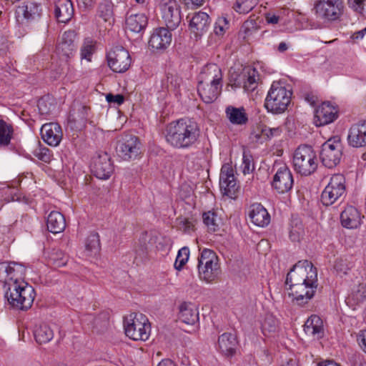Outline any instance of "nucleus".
Masks as SVG:
<instances>
[{
    "label": "nucleus",
    "mask_w": 366,
    "mask_h": 366,
    "mask_svg": "<svg viewBox=\"0 0 366 366\" xmlns=\"http://www.w3.org/2000/svg\"><path fill=\"white\" fill-rule=\"evenodd\" d=\"M258 3V0H237L234 10L239 14L249 13Z\"/></svg>",
    "instance_id": "nucleus-47"
},
{
    "label": "nucleus",
    "mask_w": 366,
    "mask_h": 366,
    "mask_svg": "<svg viewBox=\"0 0 366 366\" xmlns=\"http://www.w3.org/2000/svg\"><path fill=\"white\" fill-rule=\"evenodd\" d=\"M366 34V27L360 31L355 32L352 35V39L353 40H359L363 39L364 36Z\"/></svg>",
    "instance_id": "nucleus-62"
},
{
    "label": "nucleus",
    "mask_w": 366,
    "mask_h": 366,
    "mask_svg": "<svg viewBox=\"0 0 366 366\" xmlns=\"http://www.w3.org/2000/svg\"><path fill=\"white\" fill-rule=\"evenodd\" d=\"M219 187L223 195L231 199L237 197L239 187L237 184L233 169L229 164H224L221 169Z\"/></svg>",
    "instance_id": "nucleus-14"
},
{
    "label": "nucleus",
    "mask_w": 366,
    "mask_h": 366,
    "mask_svg": "<svg viewBox=\"0 0 366 366\" xmlns=\"http://www.w3.org/2000/svg\"><path fill=\"white\" fill-rule=\"evenodd\" d=\"M258 71L255 69H249L242 76V87L247 92H252L257 86Z\"/></svg>",
    "instance_id": "nucleus-39"
},
{
    "label": "nucleus",
    "mask_w": 366,
    "mask_h": 366,
    "mask_svg": "<svg viewBox=\"0 0 366 366\" xmlns=\"http://www.w3.org/2000/svg\"><path fill=\"white\" fill-rule=\"evenodd\" d=\"M318 366H340L338 364L332 360H326L321 362L318 364Z\"/></svg>",
    "instance_id": "nucleus-64"
},
{
    "label": "nucleus",
    "mask_w": 366,
    "mask_h": 366,
    "mask_svg": "<svg viewBox=\"0 0 366 366\" xmlns=\"http://www.w3.org/2000/svg\"><path fill=\"white\" fill-rule=\"evenodd\" d=\"M346 194V179L342 174L332 175L321 194V202L331 206Z\"/></svg>",
    "instance_id": "nucleus-8"
},
{
    "label": "nucleus",
    "mask_w": 366,
    "mask_h": 366,
    "mask_svg": "<svg viewBox=\"0 0 366 366\" xmlns=\"http://www.w3.org/2000/svg\"><path fill=\"white\" fill-rule=\"evenodd\" d=\"M109 67L116 73H124L131 66L132 59L129 51L122 46L112 48L107 54Z\"/></svg>",
    "instance_id": "nucleus-11"
},
{
    "label": "nucleus",
    "mask_w": 366,
    "mask_h": 366,
    "mask_svg": "<svg viewBox=\"0 0 366 366\" xmlns=\"http://www.w3.org/2000/svg\"><path fill=\"white\" fill-rule=\"evenodd\" d=\"M160 9L162 19L167 27L171 30L177 28L182 17L180 6L177 0H163Z\"/></svg>",
    "instance_id": "nucleus-13"
},
{
    "label": "nucleus",
    "mask_w": 366,
    "mask_h": 366,
    "mask_svg": "<svg viewBox=\"0 0 366 366\" xmlns=\"http://www.w3.org/2000/svg\"><path fill=\"white\" fill-rule=\"evenodd\" d=\"M46 227L48 230L54 234L64 231L66 227V220L64 215L57 211H52L47 217Z\"/></svg>",
    "instance_id": "nucleus-34"
},
{
    "label": "nucleus",
    "mask_w": 366,
    "mask_h": 366,
    "mask_svg": "<svg viewBox=\"0 0 366 366\" xmlns=\"http://www.w3.org/2000/svg\"><path fill=\"white\" fill-rule=\"evenodd\" d=\"M240 169L244 174H248L253 172L254 165L252 157L245 152L243 153L242 162L240 165Z\"/></svg>",
    "instance_id": "nucleus-50"
},
{
    "label": "nucleus",
    "mask_w": 366,
    "mask_h": 366,
    "mask_svg": "<svg viewBox=\"0 0 366 366\" xmlns=\"http://www.w3.org/2000/svg\"><path fill=\"white\" fill-rule=\"evenodd\" d=\"M75 39L76 33L74 31H66L62 34L56 48L57 54L62 61L68 62L74 57L76 52Z\"/></svg>",
    "instance_id": "nucleus-16"
},
{
    "label": "nucleus",
    "mask_w": 366,
    "mask_h": 366,
    "mask_svg": "<svg viewBox=\"0 0 366 366\" xmlns=\"http://www.w3.org/2000/svg\"><path fill=\"white\" fill-rule=\"evenodd\" d=\"M26 268L16 262H0V282L6 288L5 297L14 308L27 310L33 304L34 289L24 280Z\"/></svg>",
    "instance_id": "nucleus-1"
},
{
    "label": "nucleus",
    "mask_w": 366,
    "mask_h": 366,
    "mask_svg": "<svg viewBox=\"0 0 366 366\" xmlns=\"http://www.w3.org/2000/svg\"><path fill=\"white\" fill-rule=\"evenodd\" d=\"M265 19L268 24H277L280 21V16L274 14L268 13L265 15Z\"/></svg>",
    "instance_id": "nucleus-58"
},
{
    "label": "nucleus",
    "mask_w": 366,
    "mask_h": 366,
    "mask_svg": "<svg viewBox=\"0 0 366 366\" xmlns=\"http://www.w3.org/2000/svg\"><path fill=\"white\" fill-rule=\"evenodd\" d=\"M222 74L219 66L216 64H209L202 68L199 75L198 82L222 86Z\"/></svg>",
    "instance_id": "nucleus-27"
},
{
    "label": "nucleus",
    "mask_w": 366,
    "mask_h": 366,
    "mask_svg": "<svg viewBox=\"0 0 366 366\" xmlns=\"http://www.w3.org/2000/svg\"><path fill=\"white\" fill-rule=\"evenodd\" d=\"M116 150L119 157L123 160L135 159L141 154V143L136 136L126 134L119 142Z\"/></svg>",
    "instance_id": "nucleus-12"
},
{
    "label": "nucleus",
    "mask_w": 366,
    "mask_h": 366,
    "mask_svg": "<svg viewBox=\"0 0 366 366\" xmlns=\"http://www.w3.org/2000/svg\"><path fill=\"white\" fill-rule=\"evenodd\" d=\"M294 184L293 176L287 167H280L273 177L272 187L279 194H285L291 190Z\"/></svg>",
    "instance_id": "nucleus-17"
},
{
    "label": "nucleus",
    "mask_w": 366,
    "mask_h": 366,
    "mask_svg": "<svg viewBox=\"0 0 366 366\" xmlns=\"http://www.w3.org/2000/svg\"><path fill=\"white\" fill-rule=\"evenodd\" d=\"M7 37L0 33V51L7 48Z\"/></svg>",
    "instance_id": "nucleus-63"
},
{
    "label": "nucleus",
    "mask_w": 366,
    "mask_h": 366,
    "mask_svg": "<svg viewBox=\"0 0 366 366\" xmlns=\"http://www.w3.org/2000/svg\"><path fill=\"white\" fill-rule=\"evenodd\" d=\"M292 93L280 82H273L264 101V107L268 112L282 114L291 102Z\"/></svg>",
    "instance_id": "nucleus-6"
},
{
    "label": "nucleus",
    "mask_w": 366,
    "mask_h": 366,
    "mask_svg": "<svg viewBox=\"0 0 366 366\" xmlns=\"http://www.w3.org/2000/svg\"><path fill=\"white\" fill-rule=\"evenodd\" d=\"M334 267L337 271L345 272V264L342 259L335 261Z\"/></svg>",
    "instance_id": "nucleus-61"
},
{
    "label": "nucleus",
    "mask_w": 366,
    "mask_h": 366,
    "mask_svg": "<svg viewBox=\"0 0 366 366\" xmlns=\"http://www.w3.org/2000/svg\"><path fill=\"white\" fill-rule=\"evenodd\" d=\"M362 217L355 207L347 205L340 214L341 224L347 229H357L362 224Z\"/></svg>",
    "instance_id": "nucleus-25"
},
{
    "label": "nucleus",
    "mask_w": 366,
    "mask_h": 366,
    "mask_svg": "<svg viewBox=\"0 0 366 366\" xmlns=\"http://www.w3.org/2000/svg\"><path fill=\"white\" fill-rule=\"evenodd\" d=\"M96 41L92 38L84 39L80 49L81 59H85L87 61H92V55L97 50Z\"/></svg>",
    "instance_id": "nucleus-40"
},
{
    "label": "nucleus",
    "mask_w": 366,
    "mask_h": 366,
    "mask_svg": "<svg viewBox=\"0 0 366 366\" xmlns=\"http://www.w3.org/2000/svg\"><path fill=\"white\" fill-rule=\"evenodd\" d=\"M100 249L99 235L97 233L91 234L85 242V251L86 255L96 254Z\"/></svg>",
    "instance_id": "nucleus-43"
},
{
    "label": "nucleus",
    "mask_w": 366,
    "mask_h": 366,
    "mask_svg": "<svg viewBox=\"0 0 366 366\" xmlns=\"http://www.w3.org/2000/svg\"><path fill=\"white\" fill-rule=\"evenodd\" d=\"M149 235L147 232H142L139 238L135 241L134 244V252L136 258L143 259L146 257L148 252Z\"/></svg>",
    "instance_id": "nucleus-38"
},
{
    "label": "nucleus",
    "mask_w": 366,
    "mask_h": 366,
    "mask_svg": "<svg viewBox=\"0 0 366 366\" xmlns=\"http://www.w3.org/2000/svg\"><path fill=\"white\" fill-rule=\"evenodd\" d=\"M55 16L61 23H67L74 15V7L71 0H58L55 4Z\"/></svg>",
    "instance_id": "nucleus-33"
},
{
    "label": "nucleus",
    "mask_w": 366,
    "mask_h": 366,
    "mask_svg": "<svg viewBox=\"0 0 366 366\" xmlns=\"http://www.w3.org/2000/svg\"><path fill=\"white\" fill-rule=\"evenodd\" d=\"M77 2L80 7L88 9L94 6L95 0H77Z\"/></svg>",
    "instance_id": "nucleus-59"
},
{
    "label": "nucleus",
    "mask_w": 366,
    "mask_h": 366,
    "mask_svg": "<svg viewBox=\"0 0 366 366\" xmlns=\"http://www.w3.org/2000/svg\"><path fill=\"white\" fill-rule=\"evenodd\" d=\"M38 108L41 115H46L51 112V105L47 106V101L45 99H41L38 102Z\"/></svg>",
    "instance_id": "nucleus-55"
},
{
    "label": "nucleus",
    "mask_w": 366,
    "mask_h": 366,
    "mask_svg": "<svg viewBox=\"0 0 366 366\" xmlns=\"http://www.w3.org/2000/svg\"><path fill=\"white\" fill-rule=\"evenodd\" d=\"M204 0H183L185 6L189 9H194L201 6Z\"/></svg>",
    "instance_id": "nucleus-56"
},
{
    "label": "nucleus",
    "mask_w": 366,
    "mask_h": 366,
    "mask_svg": "<svg viewBox=\"0 0 366 366\" xmlns=\"http://www.w3.org/2000/svg\"><path fill=\"white\" fill-rule=\"evenodd\" d=\"M249 217L254 224L259 227H266L270 222V215L267 210L258 203L250 206Z\"/></svg>",
    "instance_id": "nucleus-28"
},
{
    "label": "nucleus",
    "mask_w": 366,
    "mask_h": 366,
    "mask_svg": "<svg viewBox=\"0 0 366 366\" xmlns=\"http://www.w3.org/2000/svg\"><path fill=\"white\" fill-rule=\"evenodd\" d=\"M41 14L40 4L26 0L23 1L16 10V17L21 24H29L38 20Z\"/></svg>",
    "instance_id": "nucleus-15"
},
{
    "label": "nucleus",
    "mask_w": 366,
    "mask_h": 366,
    "mask_svg": "<svg viewBox=\"0 0 366 366\" xmlns=\"http://www.w3.org/2000/svg\"><path fill=\"white\" fill-rule=\"evenodd\" d=\"M197 270L199 279L207 283H212L217 279L220 272L219 259L212 249L204 248L199 250Z\"/></svg>",
    "instance_id": "nucleus-5"
},
{
    "label": "nucleus",
    "mask_w": 366,
    "mask_h": 366,
    "mask_svg": "<svg viewBox=\"0 0 366 366\" xmlns=\"http://www.w3.org/2000/svg\"><path fill=\"white\" fill-rule=\"evenodd\" d=\"M34 154L39 159L44 162H49L51 160V152L46 147H39L35 149Z\"/></svg>",
    "instance_id": "nucleus-52"
},
{
    "label": "nucleus",
    "mask_w": 366,
    "mask_h": 366,
    "mask_svg": "<svg viewBox=\"0 0 366 366\" xmlns=\"http://www.w3.org/2000/svg\"><path fill=\"white\" fill-rule=\"evenodd\" d=\"M13 135L12 127L2 119H0V147L9 144Z\"/></svg>",
    "instance_id": "nucleus-42"
},
{
    "label": "nucleus",
    "mask_w": 366,
    "mask_h": 366,
    "mask_svg": "<svg viewBox=\"0 0 366 366\" xmlns=\"http://www.w3.org/2000/svg\"><path fill=\"white\" fill-rule=\"evenodd\" d=\"M34 335L36 342L39 344H45L53 339L54 332L47 324L40 323L35 326Z\"/></svg>",
    "instance_id": "nucleus-37"
},
{
    "label": "nucleus",
    "mask_w": 366,
    "mask_h": 366,
    "mask_svg": "<svg viewBox=\"0 0 366 366\" xmlns=\"http://www.w3.org/2000/svg\"><path fill=\"white\" fill-rule=\"evenodd\" d=\"M147 24V16L143 13L128 14L125 19L126 29L136 34L143 31Z\"/></svg>",
    "instance_id": "nucleus-29"
},
{
    "label": "nucleus",
    "mask_w": 366,
    "mask_h": 366,
    "mask_svg": "<svg viewBox=\"0 0 366 366\" xmlns=\"http://www.w3.org/2000/svg\"><path fill=\"white\" fill-rule=\"evenodd\" d=\"M261 332L266 337H276L280 328L279 320L271 313L261 315L258 320Z\"/></svg>",
    "instance_id": "nucleus-24"
},
{
    "label": "nucleus",
    "mask_w": 366,
    "mask_h": 366,
    "mask_svg": "<svg viewBox=\"0 0 366 366\" xmlns=\"http://www.w3.org/2000/svg\"><path fill=\"white\" fill-rule=\"evenodd\" d=\"M292 164L294 169L301 175L309 176L314 173L318 161L312 147L307 145L298 147L294 152Z\"/></svg>",
    "instance_id": "nucleus-7"
},
{
    "label": "nucleus",
    "mask_w": 366,
    "mask_h": 366,
    "mask_svg": "<svg viewBox=\"0 0 366 366\" xmlns=\"http://www.w3.org/2000/svg\"><path fill=\"white\" fill-rule=\"evenodd\" d=\"M222 85L198 82L197 92L202 100L210 104L217 99L221 92Z\"/></svg>",
    "instance_id": "nucleus-30"
},
{
    "label": "nucleus",
    "mask_w": 366,
    "mask_h": 366,
    "mask_svg": "<svg viewBox=\"0 0 366 366\" xmlns=\"http://www.w3.org/2000/svg\"><path fill=\"white\" fill-rule=\"evenodd\" d=\"M16 189H11V188H7L6 190L5 191V194H8L9 195H11V199H8L7 201L9 202V201H18L19 199V197L16 194Z\"/></svg>",
    "instance_id": "nucleus-60"
},
{
    "label": "nucleus",
    "mask_w": 366,
    "mask_h": 366,
    "mask_svg": "<svg viewBox=\"0 0 366 366\" xmlns=\"http://www.w3.org/2000/svg\"><path fill=\"white\" fill-rule=\"evenodd\" d=\"M349 298L357 304L365 300L366 282H361L355 285L351 290Z\"/></svg>",
    "instance_id": "nucleus-44"
},
{
    "label": "nucleus",
    "mask_w": 366,
    "mask_h": 366,
    "mask_svg": "<svg viewBox=\"0 0 366 366\" xmlns=\"http://www.w3.org/2000/svg\"><path fill=\"white\" fill-rule=\"evenodd\" d=\"M169 29L159 27L154 29L149 37L148 45L152 51H162L171 44L172 35Z\"/></svg>",
    "instance_id": "nucleus-18"
},
{
    "label": "nucleus",
    "mask_w": 366,
    "mask_h": 366,
    "mask_svg": "<svg viewBox=\"0 0 366 366\" xmlns=\"http://www.w3.org/2000/svg\"><path fill=\"white\" fill-rule=\"evenodd\" d=\"M343 7L342 0H317L314 5L317 16L327 21L339 19L342 13Z\"/></svg>",
    "instance_id": "nucleus-9"
},
{
    "label": "nucleus",
    "mask_w": 366,
    "mask_h": 366,
    "mask_svg": "<svg viewBox=\"0 0 366 366\" xmlns=\"http://www.w3.org/2000/svg\"><path fill=\"white\" fill-rule=\"evenodd\" d=\"M238 341L234 334L224 332L218 337L217 350L226 357H232L236 353Z\"/></svg>",
    "instance_id": "nucleus-26"
},
{
    "label": "nucleus",
    "mask_w": 366,
    "mask_h": 366,
    "mask_svg": "<svg viewBox=\"0 0 366 366\" xmlns=\"http://www.w3.org/2000/svg\"><path fill=\"white\" fill-rule=\"evenodd\" d=\"M229 29V21L225 17H219L214 27V34L217 36H222Z\"/></svg>",
    "instance_id": "nucleus-51"
},
{
    "label": "nucleus",
    "mask_w": 366,
    "mask_h": 366,
    "mask_svg": "<svg viewBox=\"0 0 366 366\" xmlns=\"http://www.w3.org/2000/svg\"><path fill=\"white\" fill-rule=\"evenodd\" d=\"M68 256L60 249H53L48 256V264L53 267H61L66 264Z\"/></svg>",
    "instance_id": "nucleus-41"
},
{
    "label": "nucleus",
    "mask_w": 366,
    "mask_h": 366,
    "mask_svg": "<svg viewBox=\"0 0 366 366\" xmlns=\"http://www.w3.org/2000/svg\"><path fill=\"white\" fill-rule=\"evenodd\" d=\"M282 132L283 128L281 126L269 127L264 124H260L257 127V129L252 133V135L256 141L262 142L274 137H280Z\"/></svg>",
    "instance_id": "nucleus-32"
},
{
    "label": "nucleus",
    "mask_w": 366,
    "mask_h": 366,
    "mask_svg": "<svg viewBox=\"0 0 366 366\" xmlns=\"http://www.w3.org/2000/svg\"><path fill=\"white\" fill-rule=\"evenodd\" d=\"M106 100L109 103H114L117 105H121L124 103V97L122 94H108L106 95Z\"/></svg>",
    "instance_id": "nucleus-54"
},
{
    "label": "nucleus",
    "mask_w": 366,
    "mask_h": 366,
    "mask_svg": "<svg viewBox=\"0 0 366 366\" xmlns=\"http://www.w3.org/2000/svg\"><path fill=\"white\" fill-rule=\"evenodd\" d=\"M227 118L234 125H244L248 122V117L243 107L229 106L225 109Z\"/></svg>",
    "instance_id": "nucleus-36"
},
{
    "label": "nucleus",
    "mask_w": 366,
    "mask_h": 366,
    "mask_svg": "<svg viewBox=\"0 0 366 366\" xmlns=\"http://www.w3.org/2000/svg\"><path fill=\"white\" fill-rule=\"evenodd\" d=\"M357 341L362 350L366 352V330L360 332Z\"/></svg>",
    "instance_id": "nucleus-57"
},
{
    "label": "nucleus",
    "mask_w": 366,
    "mask_h": 366,
    "mask_svg": "<svg viewBox=\"0 0 366 366\" xmlns=\"http://www.w3.org/2000/svg\"><path fill=\"white\" fill-rule=\"evenodd\" d=\"M210 21V18L206 12H195L189 19V30L196 39L200 38L207 31Z\"/></svg>",
    "instance_id": "nucleus-21"
},
{
    "label": "nucleus",
    "mask_w": 366,
    "mask_h": 366,
    "mask_svg": "<svg viewBox=\"0 0 366 366\" xmlns=\"http://www.w3.org/2000/svg\"><path fill=\"white\" fill-rule=\"evenodd\" d=\"M124 330L127 337L134 341H146L149 339L151 325L142 313L132 312L124 317Z\"/></svg>",
    "instance_id": "nucleus-4"
},
{
    "label": "nucleus",
    "mask_w": 366,
    "mask_h": 366,
    "mask_svg": "<svg viewBox=\"0 0 366 366\" xmlns=\"http://www.w3.org/2000/svg\"><path fill=\"white\" fill-rule=\"evenodd\" d=\"M347 142L354 148L366 147V121L359 122L351 126L348 132Z\"/></svg>",
    "instance_id": "nucleus-22"
},
{
    "label": "nucleus",
    "mask_w": 366,
    "mask_h": 366,
    "mask_svg": "<svg viewBox=\"0 0 366 366\" xmlns=\"http://www.w3.org/2000/svg\"><path fill=\"white\" fill-rule=\"evenodd\" d=\"M164 138L167 144L177 149H188L199 141L200 128L194 120L181 118L166 126Z\"/></svg>",
    "instance_id": "nucleus-3"
},
{
    "label": "nucleus",
    "mask_w": 366,
    "mask_h": 366,
    "mask_svg": "<svg viewBox=\"0 0 366 366\" xmlns=\"http://www.w3.org/2000/svg\"><path fill=\"white\" fill-rule=\"evenodd\" d=\"M349 6L356 12L366 16V0H347Z\"/></svg>",
    "instance_id": "nucleus-53"
},
{
    "label": "nucleus",
    "mask_w": 366,
    "mask_h": 366,
    "mask_svg": "<svg viewBox=\"0 0 366 366\" xmlns=\"http://www.w3.org/2000/svg\"><path fill=\"white\" fill-rule=\"evenodd\" d=\"M203 222L211 232H216L219 228V219L214 212L208 211L202 214Z\"/></svg>",
    "instance_id": "nucleus-46"
},
{
    "label": "nucleus",
    "mask_w": 366,
    "mask_h": 366,
    "mask_svg": "<svg viewBox=\"0 0 366 366\" xmlns=\"http://www.w3.org/2000/svg\"><path fill=\"white\" fill-rule=\"evenodd\" d=\"M305 235L302 223L298 219L292 220L290 231V238L293 242H300Z\"/></svg>",
    "instance_id": "nucleus-45"
},
{
    "label": "nucleus",
    "mask_w": 366,
    "mask_h": 366,
    "mask_svg": "<svg viewBox=\"0 0 366 366\" xmlns=\"http://www.w3.org/2000/svg\"><path fill=\"white\" fill-rule=\"evenodd\" d=\"M304 330L308 335L320 338L323 335V322L317 315H311L305 323Z\"/></svg>",
    "instance_id": "nucleus-35"
},
{
    "label": "nucleus",
    "mask_w": 366,
    "mask_h": 366,
    "mask_svg": "<svg viewBox=\"0 0 366 366\" xmlns=\"http://www.w3.org/2000/svg\"><path fill=\"white\" fill-rule=\"evenodd\" d=\"M189 253V249L187 247H183L178 251L174 264V267L177 270L180 271L188 262Z\"/></svg>",
    "instance_id": "nucleus-48"
},
{
    "label": "nucleus",
    "mask_w": 366,
    "mask_h": 366,
    "mask_svg": "<svg viewBox=\"0 0 366 366\" xmlns=\"http://www.w3.org/2000/svg\"><path fill=\"white\" fill-rule=\"evenodd\" d=\"M99 16L103 19L104 21H109L113 16V4L111 1H104L98 8Z\"/></svg>",
    "instance_id": "nucleus-49"
},
{
    "label": "nucleus",
    "mask_w": 366,
    "mask_h": 366,
    "mask_svg": "<svg viewBox=\"0 0 366 366\" xmlns=\"http://www.w3.org/2000/svg\"><path fill=\"white\" fill-rule=\"evenodd\" d=\"M342 155V146L339 139H330L322 144L320 159L326 167L333 168L337 166Z\"/></svg>",
    "instance_id": "nucleus-10"
},
{
    "label": "nucleus",
    "mask_w": 366,
    "mask_h": 366,
    "mask_svg": "<svg viewBox=\"0 0 366 366\" xmlns=\"http://www.w3.org/2000/svg\"><path fill=\"white\" fill-rule=\"evenodd\" d=\"M179 320L185 324L194 325L199 321V310L196 305L184 302L179 307Z\"/></svg>",
    "instance_id": "nucleus-31"
},
{
    "label": "nucleus",
    "mask_w": 366,
    "mask_h": 366,
    "mask_svg": "<svg viewBox=\"0 0 366 366\" xmlns=\"http://www.w3.org/2000/svg\"><path fill=\"white\" fill-rule=\"evenodd\" d=\"M285 283L293 303L305 305L311 300L317 289V270L307 260L299 261L287 273Z\"/></svg>",
    "instance_id": "nucleus-2"
},
{
    "label": "nucleus",
    "mask_w": 366,
    "mask_h": 366,
    "mask_svg": "<svg viewBox=\"0 0 366 366\" xmlns=\"http://www.w3.org/2000/svg\"><path fill=\"white\" fill-rule=\"evenodd\" d=\"M92 172L100 179H107L114 172L113 164L107 153H102L94 157L92 164Z\"/></svg>",
    "instance_id": "nucleus-20"
},
{
    "label": "nucleus",
    "mask_w": 366,
    "mask_h": 366,
    "mask_svg": "<svg viewBox=\"0 0 366 366\" xmlns=\"http://www.w3.org/2000/svg\"><path fill=\"white\" fill-rule=\"evenodd\" d=\"M338 117L336 107L330 102H323L315 109L314 122L321 127L333 122Z\"/></svg>",
    "instance_id": "nucleus-19"
},
{
    "label": "nucleus",
    "mask_w": 366,
    "mask_h": 366,
    "mask_svg": "<svg viewBox=\"0 0 366 366\" xmlns=\"http://www.w3.org/2000/svg\"><path fill=\"white\" fill-rule=\"evenodd\" d=\"M42 139L49 146L56 147L61 142L63 132L61 126L54 122L44 124L41 128Z\"/></svg>",
    "instance_id": "nucleus-23"
}]
</instances>
